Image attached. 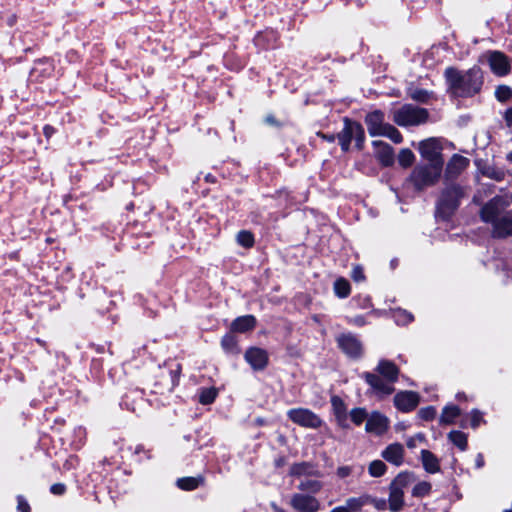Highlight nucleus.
I'll list each match as a JSON object with an SVG mask.
<instances>
[{"label":"nucleus","mask_w":512,"mask_h":512,"mask_svg":"<svg viewBox=\"0 0 512 512\" xmlns=\"http://www.w3.org/2000/svg\"><path fill=\"white\" fill-rule=\"evenodd\" d=\"M491 71L497 76H506L511 70L510 59L500 51H488L483 55Z\"/></svg>","instance_id":"9"},{"label":"nucleus","mask_w":512,"mask_h":512,"mask_svg":"<svg viewBox=\"0 0 512 512\" xmlns=\"http://www.w3.org/2000/svg\"><path fill=\"white\" fill-rule=\"evenodd\" d=\"M200 484V479L194 477H184L177 480V486L182 490H194Z\"/></svg>","instance_id":"35"},{"label":"nucleus","mask_w":512,"mask_h":512,"mask_svg":"<svg viewBox=\"0 0 512 512\" xmlns=\"http://www.w3.org/2000/svg\"><path fill=\"white\" fill-rule=\"evenodd\" d=\"M390 421L384 414L373 411L367 418L365 430L375 435L384 434L389 428Z\"/></svg>","instance_id":"14"},{"label":"nucleus","mask_w":512,"mask_h":512,"mask_svg":"<svg viewBox=\"0 0 512 512\" xmlns=\"http://www.w3.org/2000/svg\"><path fill=\"white\" fill-rule=\"evenodd\" d=\"M350 134H352L356 146L361 149L365 140L363 127L357 122L350 121Z\"/></svg>","instance_id":"29"},{"label":"nucleus","mask_w":512,"mask_h":512,"mask_svg":"<svg viewBox=\"0 0 512 512\" xmlns=\"http://www.w3.org/2000/svg\"><path fill=\"white\" fill-rule=\"evenodd\" d=\"M419 403V396L413 391H401L394 397V405L402 412L414 410Z\"/></svg>","instance_id":"15"},{"label":"nucleus","mask_w":512,"mask_h":512,"mask_svg":"<svg viewBox=\"0 0 512 512\" xmlns=\"http://www.w3.org/2000/svg\"><path fill=\"white\" fill-rule=\"evenodd\" d=\"M432 489L431 483L427 481L418 482L412 489V495L414 497H425L430 494Z\"/></svg>","instance_id":"34"},{"label":"nucleus","mask_w":512,"mask_h":512,"mask_svg":"<svg viewBox=\"0 0 512 512\" xmlns=\"http://www.w3.org/2000/svg\"><path fill=\"white\" fill-rule=\"evenodd\" d=\"M332 410L335 415L337 424L342 427H347V407L344 401L339 396L331 397Z\"/></svg>","instance_id":"20"},{"label":"nucleus","mask_w":512,"mask_h":512,"mask_svg":"<svg viewBox=\"0 0 512 512\" xmlns=\"http://www.w3.org/2000/svg\"><path fill=\"white\" fill-rule=\"evenodd\" d=\"M322 488H323L322 482H320L318 480H313V479L302 480L298 485V489L300 491L308 492V493H312V494L319 493Z\"/></svg>","instance_id":"28"},{"label":"nucleus","mask_w":512,"mask_h":512,"mask_svg":"<svg viewBox=\"0 0 512 512\" xmlns=\"http://www.w3.org/2000/svg\"><path fill=\"white\" fill-rule=\"evenodd\" d=\"M256 325V319L252 315H245L236 318L232 324L231 329L232 331L244 333L249 330H252Z\"/></svg>","instance_id":"22"},{"label":"nucleus","mask_w":512,"mask_h":512,"mask_svg":"<svg viewBox=\"0 0 512 512\" xmlns=\"http://www.w3.org/2000/svg\"><path fill=\"white\" fill-rule=\"evenodd\" d=\"M244 358L254 370H263L268 364L267 352L258 347L249 348Z\"/></svg>","instance_id":"16"},{"label":"nucleus","mask_w":512,"mask_h":512,"mask_svg":"<svg viewBox=\"0 0 512 512\" xmlns=\"http://www.w3.org/2000/svg\"><path fill=\"white\" fill-rule=\"evenodd\" d=\"M387 471L386 464L381 460H374L369 464L368 472L372 477H381Z\"/></svg>","instance_id":"33"},{"label":"nucleus","mask_w":512,"mask_h":512,"mask_svg":"<svg viewBox=\"0 0 512 512\" xmlns=\"http://www.w3.org/2000/svg\"><path fill=\"white\" fill-rule=\"evenodd\" d=\"M457 398H458V399H462V395L458 394V395H457Z\"/></svg>","instance_id":"63"},{"label":"nucleus","mask_w":512,"mask_h":512,"mask_svg":"<svg viewBox=\"0 0 512 512\" xmlns=\"http://www.w3.org/2000/svg\"><path fill=\"white\" fill-rule=\"evenodd\" d=\"M318 135L321 136L323 139L327 140L328 142H334V140H335L334 135L327 136L325 134H320V133Z\"/></svg>","instance_id":"56"},{"label":"nucleus","mask_w":512,"mask_h":512,"mask_svg":"<svg viewBox=\"0 0 512 512\" xmlns=\"http://www.w3.org/2000/svg\"><path fill=\"white\" fill-rule=\"evenodd\" d=\"M351 291L350 284L345 278H338L334 282V292L339 298H346Z\"/></svg>","instance_id":"31"},{"label":"nucleus","mask_w":512,"mask_h":512,"mask_svg":"<svg viewBox=\"0 0 512 512\" xmlns=\"http://www.w3.org/2000/svg\"><path fill=\"white\" fill-rule=\"evenodd\" d=\"M267 122H273V119H271L270 117L267 118Z\"/></svg>","instance_id":"62"},{"label":"nucleus","mask_w":512,"mask_h":512,"mask_svg":"<svg viewBox=\"0 0 512 512\" xmlns=\"http://www.w3.org/2000/svg\"><path fill=\"white\" fill-rule=\"evenodd\" d=\"M366 383L370 386L371 392L379 398H384L394 392V386L388 380L375 373L365 372L362 374Z\"/></svg>","instance_id":"10"},{"label":"nucleus","mask_w":512,"mask_h":512,"mask_svg":"<svg viewBox=\"0 0 512 512\" xmlns=\"http://www.w3.org/2000/svg\"><path fill=\"white\" fill-rule=\"evenodd\" d=\"M468 164L469 161L467 158L460 155H454L447 165L446 172L449 176H455L464 170Z\"/></svg>","instance_id":"24"},{"label":"nucleus","mask_w":512,"mask_h":512,"mask_svg":"<svg viewBox=\"0 0 512 512\" xmlns=\"http://www.w3.org/2000/svg\"><path fill=\"white\" fill-rule=\"evenodd\" d=\"M271 507L274 510V512H285L282 508L278 507L275 503H272Z\"/></svg>","instance_id":"58"},{"label":"nucleus","mask_w":512,"mask_h":512,"mask_svg":"<svg viewBox=\"0 0 512 512\" xmlns=\"http://www.w3.org/2000/svg\"><path fill=\"white\" fill-rule=\"evenodd\" d=\"M18 511L19 512H30V507L25 499L21 496L18 497Z\"/></svg>","instance_id":"51"},{"label":"nucleus","mask_w":512,"mask_h":512,"mask_svg":"<svg viewBox=\"0 0 512 512\" xmlns=\"http://www.w3.org/2000/svg\"><path fill=\"white\" fill-rule=\"evenodd\" d=\"M442 163L418 165L411 173L410 180L417 189L434 185L442 173Z\"/></svg>","instance_id":"5"},{"label":"nucleus","mask_w":512,"mask_h":512,"mask_svg":"<svg viewBox=\"0 0 512 512\" xmlns=\"http://www.w3.org/2000/svg\"><path fill=\"white\" fill-rule=\"evenodd\" d=\"M414 474L400 472L389 485L388 508L391 512H399L405 505L404 490L414 482Z\"/></svg>","instance_id":"4"},{"label":"nucleus","mask_w":512,"mask_h":512,"mask_svg":"<svg viewBox=\"0 0 512 512\" xmlns=\"http://www.w3.org/2000/svg\"><path fill=\"white\" fill-rule=\"evenodd\" d=\"M506 159L512 163V151L507 154Z\"/></svg>","instance_id":"60"},{"label":"nucleus","mask_w":512,"mask_h":512,"mask_svg":"<svg viewBox=\"0 0 512 512\" xmlns=\"http://www.w3.org/2000/svg\"><path fill=\"white\" fill-rule=\"evenodd\" d=\"M290 505L298 512H318L321 508V504L316 497L304 493L293 494Z\"/></svg>","instance_id":"11"},{"label":"nucleus","mask_w":512,"mask_h":512,"mask_svg":"<svg viewBox=\"0 0 512 512\" xmlns=\"http://www.w3.org/2000/svg\"><path fill=\"white\" fill-rule=\"evenodd\" d=\"M444 77L447 91L454 97H471L479 93L483 85V74L477 66L467 71L448 67L445 69Z\"/></svg>","instance_id":"1"},{"label":"nucleus","mask_w":512,"mask_h":512,"mask_svg":"<svg viewBox=\"0 0 512 512\" xmlns=\"http://www.w3.org/2000/svg\"><path fill=\"white\" fill-rule=\"evenodd\" d=\"M377 375L388 380L392 384H394L399 376L398 367L391 361L388 360H380L377 367L375 368Z\"/></svg>","instance_id":"18"},{"label":"nucleus","mask_w":512,"mask_h":512,"mask_svg":"<svg viewBox=\"0 0 512 512\" xmlns=\"http://www.w3.org/2000/svg\"><path fill=\"white\" fill-rule=\"evenodd\" d=\"M393 318L398 325H406L413 321V315L402 309L394 310Z\"/></svg>","instance_id":"36"},{"label":"nucleus","mask_w":512,"mask_h":512,"mask_svg":"<svg viewBox=\"0 0 512 512\" xmlns=\"http://www.w3.org/2000/svg\"><path fill=\"white\" fill-rule=\"evenodd\" d=\"M509 201L501 197L490 200L481 209V218L491 224L492 236L506 238L512 235V212L506 211Z\"/></svg>","instance_id":"2"},{"label":"nucleus","mask_w":512,"mask_h":512,"mask_svg":"<svg viewBox=\"0 0 512 512\" xmlns=\"http://www.w3.org/2000/svg\"><path fill=\"white\" fill-rule=\"evenodd\" d=\"M414 159V154L409 149H402L398 155L399 164L404 168L411 166Z\"/></svg>","instance_id":"38"},{"label":"nucleus","mask_w":512,"mask_h":512,"mask_svg":"<svg viewBox=\"0 0 512 512\" xmlns=\"http://www.w3.org/2000/svg\"><path fill=\"white\" fill-rule=\"evenodd\" d=\"M484 422L483 415L479 410H472L471 411V427L477 428L481 423Z\"/></svg>","instance_id":"46"},{"label":"nucleus","mask_w":512,"mask_h":512,"mask_svg":"<svg viewBox=\"0 0 512 512\" xmlns=\"http://www.w3.org/2000/svg\"><path fill=\"white\" fill-rule=\"evenodd\" d=\"M504 119H505L507 126L511 127L512 126V108H508L505 111Z\"/></svg>","instance_id":"53"},{"label":"nucleus","mask_w":512,"mask_h":512,"mask_svg":"<svg viewBox=\"0 0 512 512\" xmlns=\"http://www.w3.org/2000/svg\"><path fill=\"white\" fill-rule=\"evenodd\" d=\"M419 417L425 421L433 420L436 416V410L434 407H425L419 410Z\"/></svg>","instance_id":"45"},{"label":"nucleus","mask_w":512,"mask_h":512,"mask_svg":"<svg viewBox=\"0 0 512 512\" xmlns=\"http://www.w3.org/2000/svg\"><path fill=\"white\" fill-rule=\"evenodd\" d=\"M441 149L442 148L438 140L434 138L424 140L419 144L420 154L428 164L436 165L437 162H441L443 164Z\"/></svg>","instance_id":"12"},{"label":"nucleus","mask_w":512,"mask_h":512,"mask_svg":"<svg viewBox=\"0 0 512 512\" xmlns=\"http://www.w3.org/2000/svg\"><path fill=\"white\" fill-rule=\"evenodd\" d=\"M476 467L482 468L484 466V457L482 454H478L475 459Z\"/></svg>","instance_id":"54"},{"label":"nucleus","mask_w":512,"mask_h":512,"mask_svg":"<svg viewBox=\"0 0 512 512\" xmlns=\"http://www.w3.org/2000/svg\"><path fill=\"white\" fill-rule=\"evenodd\" d=\"M337 343L341 350L349 357H359L362 354V344L359 339L351 333H343L337 337Z\"/></svg>","instance_id":"13"},{"label":"nucleus","mask_w":512,"mask_h":512,"mask_svg":"<svg viewBox=\"0 0 512 512\" xmlns=\"http://www.w3.org/2000/svg\"><path fill=\"white\" fill-rule=\"evenodd\" d=\"M50 490L55 495H61L65 491V486L63 484L57 483L52 485Z\"/></svg>","instance_id":"52"},{"label":"nucleus","mask_w":512,"mask_h":512,"mask_svg":"<svg viewBox=\"0 0 512 512\" xmlns=\"http://www.w3.org/2000/svg\"><path fill=\"white\" fill-rule=\"evenodd\" d=\"M425 440V436L422 433H418L413 437L408 438L406 445L408 448L413 449L417 446V442H422Z\"/></svg>","instance_id":"47"},{"label":"nucleus","mask_w":512,"mask_h":512,"mask_svg":"<svg viewBox=\"0 0 512 512\" xmlns=\"http://www.w3.org/2000/svg\"><path fill=\"white\" fill-rule=\"evenodd\" d=\"M428 112L424 108L406 104L393 112V120L399 126L419 125L427 120Z\"/></svg>","instance_id":"6"},{"label":"nucleus","mask_w":512,"mask_h":512,"mask_svg":"<svg viewBox=\"0 0 512 512\" xmlns=\"http://www.w3.org/2000/svg\"><path fill=\"white\" fill-rule=\"evenodd\" d=\"M503 512H512V510L507 509V510H504Z\"/></svg>","instance_id":"64"},{"label":"nucleus","mask_w":512,"mask_h":512,"mask_svg":"<svg viewBox=\"0 0 512 512\" xmlns=\"http://www.w3.org/2000/svg\"><path fill=\"white\" fill-rule=\"evenodd\" d=\"M421 462L426 472L435 474L440 471L439 459L429 450L421 451Z\"/></svg>","instance_id":"21"},{"label":"nucleus","mask_w":512,"mask_h":512,"mask_svg":"<svg viewBox=\"0 0 512 512\" xmlns=\"http://www.w3.org/2000/svg\"><path fill=\"white\" fill-rule=\"evenodd\" d=\"M405 449L400 443L389 444L382 452L381 456L390 464L399 467L404 463Z\"/></svg>","instance_id":"17"},{"label":"nucleus","mask_w":512,"mask_h":512,"mask_svg":"<svg viewBox=\"0 0 512 512\" xmlns=\"http://www.w3.org/2000/svg\"><path fill=\"white\" fill-rule=\"evenodd\" d=\"M449 440L457 446L461 451L467 449V435L461 431H451L448 434Z\"/></svg>","instance_id":"30"},{"label":"nucleus","mask_w":512,"mask_h":512,"mask_svg":"<svg viewBox=\"0 0 512 512\" xmlns=\"http://www.w3.org/2000/svg\"><path fill=\"white\" fill-rule=\"evenodd\" d=\"M483 175H485L486 177H488L490 179L496 180V181H501L505 177L504 171L497 169L495 167H492V166L486 167L483 170Z\"/></svg>","instance_id":"41"},{"label":"nucleus","mask_w":512,"mask_h":512,"mask_svg":"<svg viewBox=\"0 0 512 512\" xmlns=\"http://www.w3.org/2000/svg\"><path fill=\"white\" fill-rule=\"evenodd\" d=\"M352 472V469L350 466H341L337 469L336 474L340 478H346L348 477Z\"/></svg>","instance_id":"50"},{"label":"nucleus","mask_w":512,"mask_h":512,"mask_svg":"<svg viewBox=\"0 0 512 512\" xmlns=\"http://www.w3.org/2000/svg\"><path fill=\"white\" fill-rule=\"evenodd\" d=\"M370 306H371L370 299L368 297L364 298V302L361 305V307L362 308H367V307H370Z\"/></svg>","instance_id":"57"},{"label":"nucleus","mask_w":512,"mask_h":512,"mask_svg":"<svg viewBox=\"0 0 512 512\" xmlns=\"http://www.w3.org/2000/svg\"><path fill=\"white\" fill-rule=\"evenodd\" d=\"M368 494L359 497H350L346 499L345 506L349 512H361L363 507L368 504Z\"/></svg>","instance_id":"25"},{"label":"nucleus","mask_w":512,"mask_h":512,"mask_svg":"<svg viewBox=\"0 0 512 512\" xmlns=\"http://www.w3.org/2000/svg\"><path fill=\"white\" fill-rule=\"evenodd\" d=\"M348 323L349 324H352V325H355V326H358V327H361V326H364L366 325V320L363 316L361 315H358V316H355V317H351V318H348Z\"/></svg>","instance_id":"49"},{"label":"nucleus","mask_w":512,"mask_h":512,"mask_svg":"<svg viewBox=\"0 0 512 512\" xmlns=\"http://www.w3.org/2000/svg\"><path fill=\"white\" fill-rule=\"evenodd\" d=\"M221 345L227 352H233L236 349V340L233 335L227 334L222 338Z\"/></svg>","instance_id":"43"},{"label":"nucleus","mask_w":512,"mask_h":512,"mask_svg":"<svg viewBox=\"0 0 512 512\" xmlns=\"http://www.w3.org/2000/svg\"><path fill=\"white\" fill-rule=\"evenodd\" d=\"M372 313H374L376 315H380L381 314L378 310H373Z\"/></svg>","instance_id":"61"},{"label":"nucleus","mask_w":512,"mask_h":512,"mask_svg":"<svg viewBox=\"0 0 512 512\" xmlns=\"http://www.w3.org/2000/svg\"><path fill=\"white\" fill-rule=\"evenodd\" d=\"M289 474L296 477L317 476L318 471L308 462L295 463L290 467Z\"/></svg>","instance_id":"23"},{"label":"nucleus","mask_w":512,"mask_h":512,"mask_svg":"<svg viewBox=\"0 0 512 512\" xmlns=\"http://www.w3.org/2000/svg\"><path fill=\"white\" fill-rule=\"evenodd\" d=\"M218 391L214 387L202 388L199 393V402L203 405L211 404L217 397Z\"/></svg>","instance_id":"32"},{"label":"nucleus","mask_w":512,"mask_h":512,"mask_svg":"<svg viewBox=\"0 0 512 512\" xmlns=\"http://www.w3.org/2000/svg\"><path fill=\"white\" fill-rule=\"evenodd\" d=\"M495 97L500 102H506L512 97V89L507 85H499L495 89Z\"/></svg>","instance_id":"40"},{"label":"nucleus","mask_w":512,"mask_h":512,"mask_svg":"<svg viewBox=\"0 0 512 512\" xmlns=\"http://www.w3.org/2000/svg\"><path fill=\"white\" fill-rule=\"evenodd\" d=\"M237 242L243 247L250 248L254 245V237L251 232L242 230L237 234Z\"/></svg>","instance_id":"39"},{"label":"nucleus","mask_w":512,"mask_h":512,"mask_svg":"<svg viewBox=\"0 0 512 512\" xmlns=\"http://www.w3.org/2000/svg\"><path fill=\"white\" fill-rule=\"evenodd\" d=\"M44 133H45V135H46V136H50V135H51V133H52V128H51V127H49V126H46V127L44 128Z\"/></svg>","instance_id":"59"},{"label":"nucleus","mask_w":512,"mask_h":512,"mask_svg":"<svg viewBox=\"0 0 512 512\" xmlns=\"http://www.w3.org/2000/svg\"><path fill=\"white\" fill-rule=\"evenodd\" d=\"M368 504H372L375 509L379 510V511H383L385 509H387V506H388V501L383 499V498H375L371 495L368 494Z\"/></svg>","instance_id":"44"},{"label":"nucleus","mask_w":512,"mask_h":512,"mask_svg":"<svg viewBox=\"0 0 512 512\" xmlns=\"http://www.w3.org/2000/svg\"><path fill=\"white\" fill-rule=\"evenodd\" d=\"M287 417L296 425L307 429H319L325 423L316 413L307 408H293L287 411Z\"/></svg>","instance_id":"7"},{"label":"nucleus","mask_w":512,"mask_h":512,"mask_svg":"<svg viewBox=\"0 0 512 512\" xmlns=\"http://www.w3.org/2000/svg\"><path fill=\"white\" fill-rule=\"evenodd\" d=\"M365 123L367 125L369 135L372 137L384 136L396 144L401 143L403 140L400 132L394 126L385 122L384 113L380 110H375L367 114Z\"/></svg>","instance_id":"3"},{"label":"nucleus","mask_w":512,"mask_h":512,"mask_svg":"<svg viewBox=\"0 0 512 512\" xmlns=\"http://www.w3.org/2000/svg\"><path fill=\"white\" fill-rule=\"evenodd\" d=\"M463 192L458 186L447 187L438 202L437 210L443 216H449L459 205Z\"/></svg>","instance_id":"8"},{"label":"nucleus","mask_w":512,"mask_h":512,"mask_svg":"<svg viewBox=\"0 0 512 512\" xmlns=\"http://www.w3.org/2000/svg\"><path fill=\"white\" fill-rule=\"evenodd\" d=\"M373 146L376 149L375 153L377 159L384 166H390L394 163V152L393 148L390 145L382 141H373Z\"/></svg>","instance_id":"19"},{"label":"nucleus","mask_w":512,"mask_h":512,"mask_svg":"<svg viewBox=\"0 0 512 512\" xmlns=\"http://www.w3.org/2000/svg\"><path fill=\"white\" fill-rule=\"evenodd\" d=\"M460 412L459 407L456 405H447L442 411L440 422L443 424H452L460 415Z\"/></svg>","instance_id":"27"},{"label":"nucleus","mask_w":512,"mask_h":512,"mask_svg":"<svg viewBox=\"0 0 512 512\" xmlns=\"http://www.w3.org/2000/svg\"><path fill=\"white\" fill-rule=\"evenodd\" d=\"M337 138L343 151H348L351 140L353 139L350 134V120L345 119V125L341 132L338 133Z\"/></svg>","instance_id":"26"},{"label":"nucleus","mask_w":512,"mask_h":512,"mask_svg":"<svg viewBox=\"0 0 512 512\" xmlns=\"http://www.w3.org/2000/svg\"><path fill=\"white\" fill-rule=\"evenodd\" d=\"M330 512H349L345 505H340L333 508Z\"/></svg>","instance_id":"55"},{"label":"nucleus","mask_w":512,"mask_h":512,"mask_svg":"<svg viewBox=\"0 0 512 512\" xmlns=\"http://www.w3.org/2000/svg\"><path fill=\"white\" fill-rule=\"evenodd\" d=\"M368 414L364 408H353L350 411V418L356 425H361L365 420L367 421Z\"/></svg>","instance_id":"37"},{"label":"nucleus","mask_w":512,"mask_h":512,"mask_svg":"<svg viewBox=\"0 0 512 512\" xmlns=\"http://www.w3.org/2000/svg\"><path fill=\"white\" fill-rule=\"evenodd\" d=\"M410 97L419 102H426L430 98V93L424 89H411L409 92Z\"/></svg>","instance_id":"42"},{"label":"nucleus","mask_w":512,"mask_h":512,"mask_svg":"<svg viewBox=\"0 0 512 512\" xmlns=\"http://www.w3.org/2000/svg\"><path fill=\"white\" fill-rule=\"evenodd\" d=\"M351 277L354 281L360 282L363 281L365 276L363 273V269L360 266H355L352 270Z\"/></svg>","instance_id":"48"}]
</instances>
